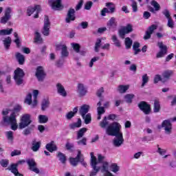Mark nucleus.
<instances>
[{
	"label": "nucleus",
	"mask_w": 176,
	"mask_h": 176,
	"mask_svg": "<svg viewBox=\"0 0 176 176\" xmlns=\"http://www.w3.org/2000/svg\"><path fill=\"white\" fill-rule=\"evenodd\" d=\"M111 39L115 46H116L117 47H120V41H119V39H118L116 35H113Z\"/></svg>",
	"instance_id": "obj_50"
},
{
	"label": "nucleus",
	"mask_w": 176,
	"mask_h": 176,
	"mask_svg": "<svg viewBox=\"0 0 176 176\" xmlns=\"http://www.w3.org/2000/svg\"><path fill=\"white\" fill-rule=\"evenodd\" d=\"M56 89L58 94H60L62 97H67V91H65V88H64L61 83L58 82L56 84Z\"/></svg>",
	"instance_id": "obj_21"
},
{
	"label": "nucleus",
	"mask_w": 176,
	"mask_h": 176,
	"mask_svg": "<svg viewBox=\"0 0 176 176\" xmlns=\"http://www.w3.org/2000/svg\"><path fill=\"white\" fill-rule=\"evenodd\" d=\"M162 14H164V16L167 19H171V14H170V11L168 10V9H164L162 11Z\"/></svg>",
	"instance_id": "obj_55"
},
{
	"label": "nucleus",
	"mask_w": 176,
	"mask_h": 176,
	"mask_svg": "<svg viewBox=\"0 0 176 176\" xmlns=\"http://www.w3.org/2000/svg\"><path fill=\"white\" fill-rule=\"evenodd\" d=\"M155 30H157V25H151V26L148 27L147 31L152 34H153V31H155Z\"/></svg>",
	"instance_id": "obj_61"
},
{
	"label": "nucleus",
	"mask_w": 176,
	"mask_h": 176,
	"mask_svg": "<svg viewBox=\"0 0 176 176\" xmlns=\"http://www.w3.org/2000/svg\"><path fill=\"white\" fill-rule=\"evenodd\" d=\"M48 4L55 11H61L64 9V5H63V0H49Z\"/></svg>",
	"instance_id": "obj_5"
},
{
	"label": "nucleus",
	"mask_w": 176,
	"mask_h": 176,
	"mask_svg": "<svg viewBox=\"0 0 176 176\" xmlns=\"http://www.w3.org/2000/svg\"><path fill=\"white\" fill-rule=\"evenodd\" d=\"M3 45L6 47V49L8 50V49H9V47H10V45H12V38H10V36H8L7 38H6L3 41Z\"/></svg>",
	"instance_id": "obj_35"
},
{
	"label": "nucleus",
	"mask_w": 176,
	"mask_h": 176,
	"mask_svg": "<svg viewBox=\"0 0 176 176\" xmlns=\"http://www.w3.org/2000/svg\"><path fill=\"white\" fill-rule=\"evenodd\" d=\"M72 46L76 53H79V52H80V45L78 43H72Z\"/></svg>",
	"instance_id": "obj_52"
},
{
	"label": "nucleus",
	"mask_w": 176,
	"mask_h": 176,
	"mask_svg": "<svg viewBox=\"0 0 176 176\" xmlns=\"http://www.w3.org/2000/svg\"><path fill=\"white\" fill-rule=\"evenodd\" d=\"M81 126H82V120H80V118L78 119L77 122L69 124V129H71L72 130H74V129H76V128H79Z\"/></svg>",
	"instance_id": "obj_30"
},
{
	"label": "nucleus",
	"mask_w": 176,
	"mask_h": 176,
	"mask_svg": "<svg viewBox=\"0 0 176 176\" xmlns=\"http://www.w3.org/2000/svg\"><path fill=\"white\" fill-rule=\"evenodd\" d=\"M133 25L129 23L118 31L119 36L124 39V35L130 34V32H133Z\"/></svg>",
	"instance_id": "obj_7"
},
{
	"label": "nucleus",
	"mask_w": 176,
	"mask_h": 176,
	"mask_svg": "<svg viewBox=\"0 0 176 176\" xmlns=\"http://www.w3.org/2000/svg\"><path fill=\"white\" fill-rule=\"evenodd\" d=\"M104 160H105V156H102V155L99 154L98 155V165L100 164V163L104 164L105 163V162H104Z\"/></svg>",
	"instance_id": "obj_56"
},
{
	"label": "nucleus",
	"mask_w": 176,
	"mask_h": 176,
	"mask_svg": "<svg viewBox=\"0 0 176 176\" xmlns=\"http://www.w3.org/2000/svg\"><path fill=\"white\" fill-rule=\"evenodd\" d=\"M42 142H37L36 139H33L32 141V151L33 152H38L39 151V148H41Z\"/></svg>",
	"instance_id": "obj_22"
},
{
	"label": "nucleus",
	"mask_w": 176,
	"mask_h": 176,
	"mask_svg": "<svg viewBox=\"0 0 176 176\" xmlns=\"http://www.w3.org/2000/svg\"><path fill=\"white\" fill-rule=\"evenodd\" d=\"M26 163L29 167V170L30 171H33V173H36V174H39V168H36V162H35V160L34 159H28L26 160Z\"/></svg>",
	"instance_id": "obj_14"
},
{
	"label": "nucleus",
	"mask_w": 176,
	"mask_h": 176,
	"mask_svg": "<svg viewBox=\"0 0 176 176\" xmlns=\"http://www.w3.org/2000/svg\"><path fill=\"white\" fill-rule=\"evenodd\" d=\"M91 166L92 168V171L90 173V176H96L100 170H101V166H98V164L96 162V160L91 161Z\"/></svg>",
	"instance_id": "obj_19"
},
{
	"label": "nucleus",
	"mask_w": 176,
	"mask_h": 176,
	"mask_svg": "<svg viewBox=\"0 0 176 176\" xmlns=\"http://www.w3.org/2000/svg\"><path fill=\"white\" fill-rule=\"evenodd\" d=\"M24 161L20 160L16 164H12L10 167L7 168V170L11 171V173H12V174L15 176H23V174L19 173V169H17V167H19V164H21Z\"/></svg>",
	"instance_id": "obj_13"
},
{
	"label": "nucleus",
	"mask_w": 176,
	"mask_h": 176,
	"mask_svg": "<svg viewBox=\"0 0 176 176\" xmlns=\"http://www.w3.org/2000/svg\"><path fill=\"white\" fill-rule=\"evenodd\" d=\"M91 6H93V1H87L84 9H85V10H90L91 9Z\"/></svg>",
	"instance_id": "obj_59"
},
{
	"label": "nucleus",
	"mask_w": 176,
	"mask_h": 176,
	"mask_svg": "<svg viewBox=\"0 0 176 176\" xmlns=\"http://www.w3.org/2000/svg\"><path fill=\"white\" fill-rule=\"evenodd\" d=\"M32 123V120H31V116L30 114H24L21 118V122H19V127L21 130L28 127L29 124Z\"/></svg>",
	"instance_id": "obj_4"
},
{
	"label": "nucleus",
	"mask_w": 176,
	"mask_h": 176,
	"mask_svg": "<svg viewBox=\"0 0 176 176\" xmlns=\"http://www.w3.org/2000/svg\"><path fill=\"white\" fill-rule=\"evenodd\" d=\"M45 149L49 152H54L57 151V146L54 144V141H52L51 142L48 143L45 146Z\"/></svg>",
	"instance_id": "obj_24"
},
{
	"label": "nucleus",
	"mask_w": 176,
	"mask_h": 176,
	"mask_svg": "<svg viewBox=\"0 0 176 176\" xmlns=\"http://www.w3.org/2000/svg\"><path fill=\"white\" fill-rule=\"evenodd\" d=\"M83 0H80L78 4L76 6L75 9L76 10V12H78V10H80V9H82V7L83 6Z\"/></svg>",
	"instance_id": "obj_63"
},
{
	"label": "nucleus",
	"mask_w": 176,
	"mask_h": 176,
	"mask_svg": "<svg viewBox=\"0 0 176 176\" xmlns=\"http://www.w3.org/2000/svg\"><path fill=\"white\" fill-rule=\"evenodd\" d=\"M167 25L169 27V28H174V21H173L172 18H169L168 19V23Z\"/></svg>",
	"instance_id": "obj_64"
},
{
	"label": "nucleus",
	"mask_w": 176,
	"mask_h": 176,
	"mask_svg": "<svg viewBox=\"0 0 176 176\" xmlns=\"http://www.w3.org/2000/svg\"><path fill=\"white\" fill-rule=\"evenodd\" d=\"M85 120V124H90L91 123V114L87 113V115L82 116Z\"/></svg>",
	"instance_id": "obj_40"
},
{
	"label": "nucleus",
	"mask_w": 176,
	"mask_h": 176,
	"mask_svg": "<svg viewBox=\"0 0 176 176\" xmlns=\"http://www.w3.org/2000/svg\"><path fill=\"white\" fill-rule=\"evenodd\" d=\"M104 98H101L100 99V101L97 103V113H98V120H100L101 119V116L104 115V113H105V107H102L101 105H102V102L104 101Z\"/></svg>",
	"instance_id": "obj_17"
},
{
	"label": "nucleus",
	"mask_w": 176,
	"mask_h": 176,
	"mask_svg": "<svg viewBox=\"0 0 176 176\" xmlns=\"http://www.w3.org/2000/svg\"><path fill=\"white\" fill-rule=\"evenodd\" d=\"M132 45H133V40H131V38H130V37H126L125 38L126 49H131Z\"/></svg>",
	"instance_id": "obj_41"
},
{
	"label": "nucleus",
	"mask_w": 176,
	"mask_h": 176,
	"mask_svg": "<svg viewBox=\"0 0 176 176\" xmlns=\"http://www.w3.org/2000/svg\"><path fill=\"white\" fill-rule=\"evenodd\" d=\"M138 107L140 111L144 113V115H149L151 113V104H147L145 101H141L138 104Z\"/></svg>",
	"instance_id": "obj_11"
},
{
	"label": "nucleus",
	"mask_w": 176,
	"mask_h": 176,
	"mask_svg": "<svg viewBox=\"0 0 176 176\" xmlns=\"http://www.w3.org/2000/svg\"><path fill=\"white\" fill-rule=\"evenodd\" d=\"M49 122V117L45 115H39L38 116V122L41 124L47 123Z\"/></svg>",
	"instance_id": "obj_36"
},
{
	"label": "nucleus",
	"mask_w": 176,
	"mask_h": 176,
	"mask_svg": "<svg viewBox=\"0 0 176 176\" xmlns=\"http://www.w3.org/2000/svg\"><path fill=\"white\" fill-rule=\"evenodd\" d=\"M65 148L67 151H69V152H74V148H75V146L74 145V143L67 142L65 144Z\"/></svg>",
	"instance_id": "obj_45"
},
{
	"label": "nucleus",
	"mask_w": 176,
	"mask_h": 176,
	"mask_svg": "<svg viewBox=\"0 0 176 176\" xmlns=\"http://www.w3.org/2000/svg\"><path fill=\"white\" fill-rule=\"evenodd\" d=\"M109 172V164L108 162H104L102 164V169H101V173H107Z\"/></svg>",
	"instance_id": "obj_38"
},
{
	"label": "nucleus",
	"mask_w": 176,
	"mask_h": 176,
	"mask_svg": "<svg viewBox=\"0 0 176 176\" xmlns=\"http://www.w3.org/2000/svg\"><path fill=\"white\" fill-rule=\"evenodd\" d=\"M68 54H69L68 52L67 46L65 47H63V49L61 50V56L62 57H68Z\"/></svg>",
	"instance_id": "obj_58"
},
{
	"label": "nucleus",
	"mask_w": 176,
	"mask_h": 176,
	"mask_svg": "<svg viewBox=\"0 0 176 176\" xmlns=\"http://www.w3.org/2000/svg\"><path fill=\"white\" fill-rule=\"evenodd\" d=\"M89 109H90V107H89V105L84 104L80 107L79 109V113L80 115H81V116H84L86 115V113L89 112Z\"/></svg>",
	"instance_id": "obj_28"
},
{
	"label": "nucleus",
	"mask_w": 176,
	"mask_h": 176,
	"mask_svg": "<svg viewBox=\"0 0 176 176\" xmlns=\"http://www.w3.org/2000/svg\"><path fill=\"white\" fill-rule=\"evenodd\" d=\"M14 38H16L15 40H14V43H16V47H21V41H20V38L19 37V34H17V32L14 33Z\"/></svg>",
	"instance_id": "obj_39"
},
{
	"label": "nucleus",
	"mask_w": 176,
	"mask_h": 176,
	"mask_svg": "<svg viewBox=\"0 0 176 176\" xmlns=\"http://www.w3.org/2000/svg\"><path fill=\"white\" fill-rule=\"evenodd\" d=\"M6 135L8 141H10V142H13V140L14 139V138L13 137V131H9L6 132Z\"/></svg>",
	"instance_id": "obj_49"
},
{
	"label": "nucleus",
	"mask_w": 176,
	"mask_h": 176,
	"mask_svg": "<svg viewBox=\"0 0 176 176\" xmlns=\"http://www.w3.org/2000/svg\"><path fill=\"white\" fill-rule=\"evenodd\" d=\"M35 11H36V14L34 16V18L38 19L39 17L38 13H41V6L39 5H36L34 7H28L27 9L28 16H31Z\"/></svg>",
	"instance_id": "obj_16"
},
{
	"label": "nucleus",
	"mask_w": 176,
	"mask_h": 176,
	"mask_svg": "<svg viewBox=\"0 0 176 176\" xmlns=\"http://www.w3.org/2000/svg\"><path fill=\"white\" fill-rule=\"evenodd\" d=\"M123 142H124V139H123V133H120L116 135V138L113 140V145H114L116 148H119V146H122L123 145Z\"/></svg>",
	"instance_id": "obj_18"
},
{
	"label": "nucleus",
	"mask_w": 176,
	"mask_h": 176,
	"mask_svg": "<svg viewBox=\"0 0 176 176\" xmlns=\"http://www.w3.org/2000/svg\"><path fill=\"white\" fill-rule=\"evenodd\" d=\"M160 80H161V82H163V83L166 82V80L162 78V76H160V75L159 74L155 75L154 77V83H158Z\"/></svg>",
	"instance_id": "obj_54"
},
{
	"label": "nucleus",
	"mask_w": 176,
	"mask_h": 176,
	"mask_svg": "<svg viewBox=\"0 0 176 176\" xmlns=\"http://www.w3.org/2000/svg\"><path fill=\"white\" fill-rule=\"evenodd\" d=\"M25 104H28V105H31L32 104V94H29L27 95L25 99Z\"/></svg>",
	"instance_id": "obj_51"
},
{
	"label": "nucleus",
	"mask_w": 176,
	"mask_h": 176,
	"mask_svg": "<svg viewBox=\"0 0 176 176\" xmlns=\"http://www.w3.org/2000/svg\"><path fill=\"white\" fill-rule=\"evenodd\" d=\"M106 6L107 8V13L110 14H113V13H115L116 10V7H115V5H113V3H107Z\"/></svg>",
	"instance_id": "obj_29"
},
{
	"label": "nucleus",
	"mask_w": 176,
	"mask_h": 176,
	"mask_svg": "<svg viewBox=\"0 0 176 176\" xmlns=\"http://www.w3.org/2000/svg\"><path fill=\"white\" fill-rule=\"evenodd\" d=\"M162 127L165 131V134L170 135L173 131V124L170 120H165L162 123Z\"/></svg>",
	"instance_id": "obj_10"
},
{
	"label": "nucleus",
	"mask_w": 176,
	"mask_h": 176,
	"mask_svg": "<svg viewBox=\"0 0 176 176\" xmlns=\"http://www.w3.org/2000/svg\"><path fill=\"white\" fill-rule=\"evenodd\" d=\"M14 80L16 85H17V86H21V85L24 83V76H25V73H24V70H23L20 67H18L14 72Z\"/></svg>",
	"instance_id": "obj_3"
},
{
	"label": "nucleus",
	"mask_w": 176,
	"mask_h": 176,
	"mask_svg": "<svg viewBox=\"0 0 176 176\" xmlns=\"http://www.w3.org/2000/svg\"><path fill=\"white\" fill-rule=\"evenodd\" d=\"M80 156H82V153H80V151H79L75 158H70V163L72 166H74V167L78 166V163L80 161Z\"/></svg>",
	"instance_id": "obj_23"
},
{
	"label": "nucleus",
	"mask_w": 176,
	"mask_h": 176,
	"mask_svg": "<svg viewBox=\"0 0 176 176\" xmlns=\"http://www.w3.org/2000/svg\"><path fill=\"white\" fill-rule=\"evenodd\" d=\"M12 8L7 7L4 11V16L1 17L0 23L1 24H6L10 19H12Z\"/></svg>",
	"instance_id": "obj_8"
},
{
	"label": "nucleus",
	"mask_w": 176,
	"mask_h": 176,
	"mask_svg": "<svg viewBox=\"0 0 176 176\" xmlns=\"http://www.w3.org/2000/svg\"><path fill=\"white\" fill-rule=\"evenodd\" d=\"M36 77L37 78L38 82H43L45 78H46V73L43 69V67L38 66L36 70Z\"/></svg>",
	"instance_id": "obj_12"
},
{
	"label": "nucleus",
	"mask_w": 176,
	"mask_h": 176,
	"mask_svg": "<svg viewBox=\"0 0 176 176\" xmlns=\"http://www.w3.org/2000/svg\"><path fill=\"white\" fill-rule=\"evenodd\" d=\"M43 41L42 37H41V33L36 32L34 38L35 43H42Z\"/></svg>",
	"instance_id": "obj_42"
},
{
	"label": "nucleus",
	"mask_w": 176,
	"mask_h": 176,
	"mask_svg": "<svg viewBox=\"0 0 176 176\" xmlns=\"http://www.w3.org/2000/svg\"><path fill=\"white\" fill-rule=\"evenodd\" d=\"M151 5L153 6L155 12H159V10H160V5L159 4V3H157V1L153 0L151 1Z\"/></svg>",
	"instance_id": "obj_47"
},
{
	"label": "nucleus",
	"mask_w": 176,
	"mask_h": 176,
	"mask_svg": "<svg viewBox=\"0 0 176 176\" xmlns=\"http://www.w3.org/2000/svg\"><path fill=\"white\" fill-rule=\"evenodd\" d=\"M79 97H84L87 94V89L85 87V85L82 83H78L77 85V90Z\"/></svg>",
	"instance_id": "obj_20"
},
{
	"label": "nucleus",
	"mask_w": 176,
	"mask_h": 176,
	"mask_svg": "<svg viewBox=\"0 0 176 176\" xmlns=\"http://www.w3.org/2000/svg\"><path fill=\"white\" fill-rule=\"evenodd\" d=\"M87 131V128H82L77 131L76 140H80L85 135V133Z\"/></svg>",
	"instance_id": "obj_32"
},
{
	"label": "nucleus",
	"mask_w": 176,
	"mask_h": 176,
	"mask_svg": "<svg viewBox=\"0 0 176 176\" xmlns=\"http://www.w3.org/2000/svg\"><path fill=\"white\" fill-rule=\"evenodd\" d=\"M57 157H58V160L60 161L62 164H65V162H67V157L65 156V154L59 152L58 153Z\"/></svg>",
	"instance_id": "obj_34"
},
{
	"label": "nucleus",
	"mask_w": 176,
	"mask_h": 176,
	"mask_svg": "<svg viewBox=\"0 0 176 176\" xmlns=\"http://www.w3.org/2000/svg\"><path fill=\"white\" fill-rule=\"evenodd\" d=\"M157 46L160 51L157 54V58L164 57L167 54V45H165L163 44V42L160 41L157 43Z\"/></svg>",
	"instance_id": "obj_15"
},
{
	"label": "nucleus",
	"mask_w": 176,
	"mask_h": 176,
	"mask_svg": "<svg viewBox=\"0 0 176 176\" xmlns=\"http://www.w3.org/2000/svg\"><path fill=\"white\" fill-rule=\"evenodd\" d=\"M34 129H35V125H30L28 128L25 129L23 131V135H30V134H31Z\"/></svg>",
	"instance_id": "obj_33"
},
{
	"label": "nucleus",
	"mask_w": 176,
	"mask_h": 176,
	"mask_svg": "<svg viewBox=\"0 0 176 176\" xmlns=\"http://www.w3.org/2000/svg\"><path fill=\"white\" fill-rule=\"evenodd\" d=\"M75 9L70 8L67 10L66 18L65 19V23L69 24L71 21H75L76 20V16H75Z\"/></svg>",
	"instance_id": "obj_9"
},
{
	"label": "nucleus",
	"mask_w": 176,
	"mask_h": 176,
	"mask_svg": "<svg viewBox=\"0 0 176 176\" xmlns=\"http://www.w3.org/2000/svg\"><path fill=\"white\" fill-rule=\"evenodd\" d=\"M15 57L20 65H23L24 63H25V57L21 53L16 52Z\"/></svg>",
	"instance_id": "obj_26"
},
{
	"label": "nucleus",
	"mask_w": 176,
	"mask_h": 176,
	"mask_svg": "<svg viewBox=\"0 0 176 176\" xmlns=\"http://www.w3.org/2000/svg\"><path fill=\"white\" fill-rule=\"evenodd\" d=\"M131 2H132L131 7L133 9V12L134 13L138 12V8L137 7V2H135L134 0H132Z\"/></svg>",
	"instance_id": "obj_60"
},
{
	"label": "nucleus",
	"mask_w": 176,
	"mask_h": 176,
	"mask_svg": "<svg viewBox=\"0 0 176 176\" xmlns=\"http://www.w3.org/2000/svg\"><path fill=\"white\" fill-rule=\"evenodd\" d=\"M41 34H43L44 36H49V35H50V21L49 20V16L47 15H45L44 25Z\"/></svg>",
	"instance_id": "obj_6"
},
{
	"label": "nucleus",
	"mask_w": 176,
	"mask_h": 176,
	"mask_svg": "<svg viewBox=\"0 0 176 176\" xmlns=\"http://www.w3.org/2000/svg\"><path fill=\"white\" fill-rule=\"evenodd\" d=\"M101 38H98L96 43H95V47H94V51L96 52V53H98V52H100V50L98 49H100V47H101Z\"/></svg>",
	"instance_id": "obj_44"
},
{
	"label": "nucleus",
	"mask_w": 176,
	"mask_h": 176,
	"mask_svg": "<svg viewBox=\"0 0 176 176\" xmlns=\"http://www.w3.org/2000/svg\"><path fill=\"white\" fill-rule=\"evenodd\" d=\"M135 96L134 94H126L124 96V99L126 102H127L128 104H131V102H133V98H134Z\"/></svg>",
	"instance_id": "obj_43"
},
{
	"label": "nucleus",
	"mask_w": 176,
	"mask_h": 176,
	"mask_svg": "<svg viewBox=\"0 0 176 176\" xmlns=\"http://www.w3.org/2000/svg\"><path fill=\"white\" fill-rule=\"evenodd\" d=\"M154 113H157V112L160 111V103L157 100L154 101Z\"/></svg>",
	"instance_id": "obj_46"
},
{
	"label": "nucleus",
	"mask_w": 176,
	"mask_h": 176,
	"mask_svg": "<svg viewBox=\"0 0 176 176\" xmlns=\"http://www.w3.org/2000/svg\"><path fill=\"white\" fill-rule=\"evenodd\" d=\"M9 112H10V109H6L2 111L1 115H3V117L0 122V126H11V130L16 131L19 128L17 119L16 118L17 115H14V113H11L10 116H8Z\"/></svg>",
	"instance_id": "obj_2"
},
{
	"label": "nucleus",
	"mask_w": 176,
	"mask_h": 176,
	"mask_svg": "<svg viewBox=\"0 0 176 176\" xmlns=\"http://www.w3.org/2000/svg\"><path fill=\"white\" fill-rule=\"evenodd\" d=\"M22 108L21 106L20 105H16L14 107L12 113H14V115H16V113H19L20 111H21Z\"/></svg>",
	"instance_id": "obj_57"
},
{
	"label": "nucleus",
	"mask_w": 176,
	"mask_h": 176,
	"mask_svg": "<svg viewBox=\"0 0 176 176\" xmlns=\"http://www.w3.org/2000/svg\"><path fill=\"white\" fill-rule=\"evenodd\" d=\"M99 126L101 129H106V134L111 137H116L122 133L120 131V129H122L120 124L116 122L109 124V122L107 120V116L104 117L103 120L99 123Z\"/></svg>",
	"instance_id": "obj_1"
},
{
	"label": "nucleus",
	"mask_w": 176,
	"mask_h": 176,
	"mask_svg": "<svg viewBox=\"0 0 176 176\" xmlns=\"http://www.w3.org/2000/svg\"><path fill=\"white\" fill-rule=\"evenodd\" d=\"M0 165L1 166V167H4V168L8 167V166H9V160L2 159L0 161Z\"/></svg>",
	"instance_id": "obj_53"
},
{
	"label": "nucleus",
	"mask_w": 176,
	"mask_h": 176,
	"mask_svg": "<svg viewBox=\"0 0 176 176\" xmlns=\"http://www.w3.org/2000/svg\"><path fill=\"white\" fill-rule=\"evenodd\" d=\"M50 106V102L47 99H43L41 102V110L46 111Z\"/></svg>",
	"instance_id": "obj_31"
},
{
	"label": "nucleus",
	"mask_w": 176,
	"mask_h": 176,
	"mask_svg": "<svg viewBox=\"0 0 176 176\" xmlns=\"http://www.w3.org/2000/svg\"><path fill=\"white\" fill-rule=\"evenodd\" d=\"M142 87H144L149 82V77H148V74H144L142 77Z\"/></svg>",
	"instance_id": "obj_48"
},
{
	"label": "nucleus",
	"mask_w": 176,
	"mask_h": 176,
	"mask_svg": "<svg viewBox=\"0 0 176 176\" xmlns=\"http://www.w3.org/2000/svg\"><path fill=\"white\" fill-rule=\"evenodd\" d=\"M129 85H119L117 90L119 93L123 94V93H126L129 90Z\"/></svg>",
	"instance_id": "obj_37"
},
{
	"label": "nucleus",
	"mask_w": 176,
	"mask_h": 176,
	"mask_svg": "<svg viewBox=\"0 0 176 176\" xmlns=\"http://www.w3.org/2000/svg\"><path fill=\"white\" fill-rule=\"evenodd\" d=\"M173 70H166L165 72H163L162 76H163V80H165V82H167L173 76Z\"/></svg>",
	"instance_id": "obj_27"
},
{
	"label": "nucleus",
	"mask_w": 176,
	"mask_h": 176,
	"mask_svg": "<svg viewBox=\"0 0 176 176\" xmlns=\"http://www.w3.org/2000/svg\"><path fill=\"white\" fill-rule=\"evenodd\" d=\"M77 144H78V145H87V138H82V140H78V142H77Z\"/></svg>",
	"instance_id": "obj_62"
},
{
	"label": "nucleus",
	"mask_w": 176,
	"mask_h": 176,
	"mask_svg": "<svg viewBox=\"0 0 176 176\" xmlns=\"http://www.w3.org/2000/svg\"><path fill=\"white\" fill-rule=\"evenodd\" d=\"M107 27L109 30L112 28H116L118 27V23L116 22V19L115 17H111L107 23Z\"/></svg>",
	"instance_id": "obj_25"
}]
</instances>
